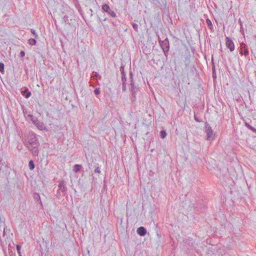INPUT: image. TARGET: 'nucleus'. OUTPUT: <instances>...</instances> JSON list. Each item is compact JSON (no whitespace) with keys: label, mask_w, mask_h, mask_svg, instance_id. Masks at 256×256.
Here are the masks:
<instances>
[{"label":"nucleus","mask_w":256,"mask_h":256,"mask_svg":"<svg viewBox=\"0 0 256 256\" xmlns=\"http://www.w3.org/2000/svg\"><path fill=\"white\" fill-rule=\"evenodd\" d=\"M23 142L24 146L32 152L34 156H38L39 152L38 148L40 144L35 134L33 132L28 133L24 138Z\"/></svg>","instance_id":"1"},{"label":"nucleus","mask_w":256,"mask_h":256,"mask_svg":"<svg viewBox=\"0 0 256 256\" xmlns=\"http://www.w3.org/2000/svg\"><path fill=\"white\" fill-rule=\"evenodd\" d=\"M28 117L30 118L34 124L40 130H43L46 129V127L42 122L38 120L36 118H34L32 114H28Z\"/></svg>","instance_id":"2"},{"label":"nucleus","mask_w":256,"mask_h":256,"mask_svg":"<svg viewBox=\"0 0 256 256\" xmlns=\"http://www.w3.org/2000/svg\"><path fill=\"white\" fill-rule=\"evenodd\" d=\"M159 42L165 56L168 52L170 49L169 41L168 38H166L164 40H159Z\"/></svg>","instance_id":"3"},{"label":"nucleus","mask_w":256,"mask_h":256,"mask_svg":"<svg viewBox=\"0 0 256 256\" xmlns=\"http://www.w3.org/2000/svg\"><path fill=\"white\" fill-rule=\"evenodd\" d=\"M138 88L135 86L134 80H130V90L132 92V101L134 102L136 98V94L138 91Z\"/></svg>","instance_id":"4"},{"label":"nucleus","mask_w":256,"mask_h":256,"mask_svg":"<svg viewBox=\"0 0 256 256\" xmlns=\"http://www.w3.org/2000/svg\"><path fill=\"white\" fill-rule=\"evenodd\" d=\"M205 132L206 134V140H211L214 138L213 131L211 126L208 124L205 125Z\"/></svg>","instance_id":"5"},{"label":"nucleus","mask_w":256,"mask_h":256,"mask_svg":"<svg viewBox=\"0 0 256 256\" xmlns=\"http://www.w3.org/2000/svg\"><path fill=\"white\" fill-rule=\"evenodd\" d=\"M102 10L110 16L115 18L116 14L110 7V6L106 4H103L102 6Z\"/></svg>","instance_id":"6"},{"label":"nucleus","mask_w":256,"mask_h":256,"mask_svg":"<svg viewBox=\"0 0 256 256\" xmlns=\"http://www.w3.org/2000/svg\"><path fill=\"white\" fill-rule=\"evenodd\" d=\"M226 47L230 49V52H232L234 50V45L232 40L228 37L226 38Z\"/></svg>","instance_id":"7"},{"label":"nucleus","mask_w":256,"mask_h":256,"mask_svg":"<svg viewBox=\"0 0 256 256\" xmlns=\"http://www.w3.org/2000/svg\"><path fill=\"white\" fill-rule=\"evenodd\" d=\"M137 233L140 236H144L146 234V230L144 227L140 226L137 229Z\"/></svg>","instance_id":"8"},{"label":"nucleus","mask_w":256,"mask_h":256,"mask_svg":"<svg viewBox=\"0 0 256 256\" xmlns=\"http://www.w3.org/2000/svg\"><path fill=\"white\" fill-rule=\"evenodd\" d=\"M58 187L59 190H61L62 192H65L66 190V188L64 186V182L63 180L60 182Z\"/></svg>","instance_id":"9"},{"label":"nucleus","mask_w":256,"mask_h":256,"mask_svg":"<svg viewBox=\"0 0 256 256\" xmlns=\"http://www.w3.org/2000/svg\"><path fill=\"white\" fill-rule=\"evenodd\" d=\"M22 94L26 98H30L32 94L31 92H29L28 88H26L24 90L22 91Z\"/></svg>","instance_id":"10"},{"label":"nucleus","mask_w":256,"mask_h":256,"mask_svg":"<svg viewBox=\"0 0 256 256\" xmlns=\"http://www.w3.org/2000/svg\"><path fill=\"white\" fill-rule=\"evenodd\" d=\"M34 199L35 201L36 202H38V203L40 204V205H42V202L40 200V196L38 194L34 193Z\"/></svg>","instance_id":"11"},{"label":"nucleus","mask_w":256,"mask_h":256,"mask_svg":"<svg viewBox=\"0 0 256 256\" xmlns=\"http://www.w3.org/2000/svg\"><path fill=\"white\" fill-rule=\"evenodd\" d=\"M190 62V56H186L184 58V65L186 68H188V66H189Z\"/></svg>","instance_id":"12"},{"label":"nucleus","mask_w":256,"mask_h":256,"mask_svg":"<svg viewBox=\"0 0 256 256\" xmlns=\"http://www.w3.org/2000/svg\"><path fill=\"white\" fill-rule=\"evenodd\" d=\"M82 168V166L80 164H75L73 170L74 172H79Z\"/></svg>","instance_id":"13"},{"label":"nucleus","mask_w":256,"mask_h":256,"mask_svg":"<svg viewBox=\"0 0 256 256\" xmlns=\"http://www.w3.org/2000/svg\"><path fill=\"white\" fill-rule=\"evenodd\" d=\"M206 24H207L209 28L212 30H213V26H212L211 20L210 19L207 18L206 20Z\"/></svg>","instance_id":"14"},{"label":"nucleus","mask_w":256,"mask_h":256,"mask_svg":"<svg viewBox=\"0 0 256 256\" xmlns=\"http://www.w3.org/2000/svg\"><path fill=\"white\" fill-rule=\"evenodd\" d=\"M28 167L30 170H33L35 168L34 164L32 160H30L28 163Z\"/></svg>","instance_id":"15"},{"label":"nucleus","mask_w":256,"mask_h":256,"mask_svg":"<svg viewBox=\"0 0 256 256\" xmlns=\"http://www.w3.org/2000/svg\"><path fill=\"white\" fill-rule=\"evenodd\" d=\"M167 135L166 132L164 130H162L160 132V136L162 138H164Z\"/></svg>","instance_id":"16"},{"label":"nucleus","mask_w":256,"mask_h":256,"mask_svg":"<svg viewBox=\"0 0 256 256\" xmlns=\"http://www.w3.org/2000/svg\"><path fill=\"white\" fill-rule=\"evenodd\" d=\"M244 44V46H242V49L244 48V54L245 56H246L248 54V50L247 48H246V44Z\"/></svg>","instance_id":"17"},{"label":"nucleus","mask_w":256,"mask_h":256,"mask_svg":"<svg viewBox=\"0 0 256 256\" xmlns=\"http://www.w3.org/2000/svg\"><path fill=\"white\" fill-rule=\"evenodd\" d=\"M28 44L32 46H34L36 44V40L34 38H31L28 40Z\"/></svg>","instance_id":"18"},{"label":"nucleus","mask_w":256,"mask_h":256,"mask_svg":"<svg viewBox=\"0 0 256 256\" xmlns=\"http://www.w3.org/2000/svg\"><path fill=\"white\" fill-rule=\"evenodd\" d=\"M126 74L122 75V84H126Z\"/></svg>","instance_id":"19"},{"label":"nucleus","mask_w":256,"mask_h":256,"mask_svg":"<svg viewBox=\"0 0 256 256\" xmlns=\"http://www.w3.org/2000/svg\"><path fill=\"white\" fill-rule=\"evenodd\" d=\"M92 78H93L94 79H96V78H101V76H100L98 75V74L96 72H92Z\"/></svg>","instance_id":"20"},{"label":"nucleus","mask_w":256,"mask_h":256,"mask_svg":"<svg viewBox=\"0 0 256 256\" xmlns=\"http://www.w3.org/2000/svg\"><path fill=\"white\" fill-rule=\"evenodd\" d=\"M4 63L0 62V72L2 73H4Z\"/></svg>","instance_id":"21"},{"label":"nucleus","mask_w":256,"mask_h":256,"mask_svg":"<svg viewBox=\"0 0 256 256\" xmlns=\"http://www.w3.org/2000/svg\"><path fill=\"white\" fill-rule=\"evenodd\" d=\"M132 26L134 30L138 32V25L135 23H133Z\"/></svg>","instance_id":"22"},{"label":"nucleus","mask_w":256,"mask_h":256,"mask_svg":"<svg viewBox=\"0 0 256 256\" xmlns=\"http://www.w3.org/2000/svg\"><path fill=\"white\" fill-rule=\"evenodd\" d=\"M30 31H31V32L32 34L36 38H37L38 36L36 30H34V29H31Z\"/></svg>","instance_id":"23"},{"label":"nucleus","mask_w":256,"mask_h":256,"mask_svg":"<svg viewBox=\"0 0 256 256\" xmlns=\"http://www.w3.org/2000/svg\"><path fill=\"white\" fill-rule=\"evenodd\" d=\"M120 71L122 75V74H126L125 73V72L124 71V66H122L120 67Z\"/></svg>","instance_id":"24"},{"label":"nucleus","mask_w":256,"mask_h":256,"mask_svg":"<svg viewBox=\"0 0 256 256\" xmlns=\"http://www.w3.org/2000/svg\"><path fill=\"white\" fill-rule=\"evenodd\" d=\"M94 92L96 95H98L100 94V89L99 88H96Z\"/></svg>","instance_id":"25"},{"label":"nucleus","mask_w":256,"mask_h":256,"mask_svg":"<svg viewBox=\"0 0 256 256\" xmlns=\"http://www.w3.org/2000/svg\"><path fill=\"white\" fill-rule=\"evenodd\" d=\"M20 246L18 245V244H17L16 245V250L18 251V254H20Z\"/></svg>","instance_id":"26"},{"label":"nucleus","mask_w":256,"mask_h":256,"mask_svg":"<svg viewBox=\"0 0 256 256\" xmlns=\"http://www.w3.org/2000/svg\"><path fill=\"white\" fill-rule=\"evenodd\" d=\"M250 130H252L254 132H256V128L252 126H250V128H248Z\"/></svg>","instance_id":"27"},{"label":"nucleus","mask_w":256,"mask_h":256,"mask_svg":"<svg viewBox=\"0 0 256 256\" xmlns=\"http://www.w3.org/2000/svg\"><path fill=\"white\" fill-rule=\"evenodd\" d=\"M20 57H24L25 56V52L24 51H21L20 54Z\"/></svg>","instance_id":"28"},{"label":"nucleus","mask_w":256,"mask_h":256,"mask_svg":"<svg viewBox=\"0 0 256 256\" xmlns=\"http://www.w3.org/2000/svg\"><path fill=\"white\" fill-rule=\"evenodd\" d=\"M194 120L198 122H201V120H200L196 116V115H194Z\"/></svg>","instance_id":"29"},{"label":"nucleus","mask_w":256,"mask_h":256,"mask_svg":"<svg viewBox=\"0 0 256 256\" xmlns=\"http://www.w3.org/2000/svg\"><path fill=\"white\" fill-rule=\"evenodd\" d=\"M126 84H122V90L124 92H125L126 90Z\"/></svg>","instance_id":"30"},{"label":"nucleus","mask_w":256,"mask_h":256,"mask_svg":"<svg viewBox=\"0 0 256 256\" xmlns=\"http://www.w3.org/2000/svg\"><path fill=\"white\" fill-rule=\"evenodd\" d=\"M95 173H100V169L99 168H97L94 171Z\"/></svg>","instance_id":"31"},{"label":"nucleus","mask_w":256,"mask_h":256,"mask_svg":"<svg viewBox=\"0 0 256 256\" xmlns=\"http://www.w3.org/2000/svg\"><path fill=\"white\" fill-rule=\"evenodd\" d=\"M130 81L132 80H133L132 73L131 72H130Z\"/></svg>","instance_id":"32"},{"label":"nucleus","mask_w":256,"mask_h":256,"mask_svg":"<svg viewBox=\"0 0 256 256\" xmlns=\"http://www.w3.org/2000/svg\"><path fill=\"white\" fill-rule=\"evenodd\" d=\"M216 72V70H215V66H212V74H213V77H214V74H215Z\"/></svg>","instance_id":"33"},{"label":"nucleus","mask_w":256,"mask_h":256,"mask_svg":"<svg viewBox=\"0 0 256 256\" xmlns=\"http://www.w3.org/2000/svg\"><path fill=\"white\" fill-rule=\"evenodd\" d=\"M244 125L246 127H247L248 128H250V124H248V122H245L244 123Z\"/></svg>","instance_id":"34"},{"label":"nucleus","mask_w":256,"mask_h":256,"mask_svg":"<svg viewBox=\"0 0 256 256\" xmlns=\"http://www.w3.org/2000/svg\"><path fill=\"white\" fill-rule=\"evenodd\" d=\"M244 125L246 127H247L248 128H250V124H248V122H245L244 123Z\"/></svg>","instance_id":"35"},{"label":"nucleus","mask_w":256,"mask_h":256,"mask_svg":"<svg viewBox=\"0 0 256 256\" xmlns=\"http://www.w3.org/2000/svg\"><path fill=\"white\" fill-rule=\"evenodd\" d=\"M106 20V19L105 18L103 20H104V21H105V20Z\"/></svg>","instance_id":"36"},{"label":"nucleus","mask_w":256,"mask_h":256,"mask_svg":"<svg viewBox=\"0 0 256 256\" xmlns=\"http://www.w3.org/2000/svg\"><path fill=\"white\" fill-rule=\"evenodd\" d=\"M19 256H22L21 254H19Z\"/></svg>","instance_id":"37"}]
</instances>
